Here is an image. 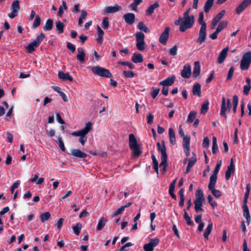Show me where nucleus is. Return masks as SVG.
I'll list each match as a JSON object with an SVG mask.
<instances>
[{"label":"nucleus","instance_id":"22","mask_svg":"<svg viewBox=\"0 0 251 251\" xmlns=\"http://www.w3.org/2000/svg\"><path fill=\"white\" fill-rule=\"evenodd\" d=\"M78 54L76 55L77 59L81 63L85 61V53L82 48L77 49Z\"/></svg>","mask_w":251,"mask_h":251},{"label":"nucleus","instance_id":"46","mask_svg":"<svg viewBox=\"0 0 251 251\" xmlns=\"http://www.w3.org/2000/svg\"><path fill=\"white\" fill-rule=\"evenodd\" d=\"M45 35L42 33L37 36L36 39L33 41L38 46L42 42L43 40L45 38Z\"/></svg>","mask_w":251,"mask_h":251},{"label":"nucleus","instance_id":"42","mask_svg":"<svg viewBox=\"0 0 251 251\" xmlns=\"http://www.w3.org/2000/svg\"><path fill=\"white\" fill-rule=\"evenodd\" d=\"M218 147L217 144V139L215 136L212 138V152L213 154H216L218 151Z\"/></svg>","mask_w":251,"mask_h":251},{"label":"nucleus","instance_id":"43","mask_svg":"<svg viewBox=\"0 0 251 251\" xmlns=\"http://www.w3.org/2000/svg\"><path fill=\"white\" fill-rule=\"evenodd\" d=\"M50 217V214L49 212H46L41 214L40 218L41 222L44 223L48 220Z\"/></svg>","mask_w":251,"mask_h":251},{"label":"nucleus","instance_id":"35","mask_svg":"<svg viewBox=\"0 0 251 251\" xmlns=\"http://www.w3.org/2000/svg\"><path fill=\"white\" fill-rule=\"evenodd\" d=\"M251 189V186L250 184H247L246 186V191L244 195L243 204L246 205L247 204L248 200L250 195V192Z\"/></svg>","mask_w":251,"mask_h":251},{"label":"nucleus","instance_id":"55","mask_svg":"<svg viewBox=\"0 0 251 251\" xmlns=\"http://www.w3.org/2000/svg\"><path fill=\"white\" fill-rule=\"evenodd\" d=\"M119 64L123 66H127L130 69H133L135 68V66L130 62L120 61Z\"/></svg>","mask_w":251,"mask_h":251},{"label":"nucleus","instance_id":"7","mask_svg":"<svg viewBox=\"0 0 251 251\" xmlns=\"http://www.w3.org/2000/svg\"><path fill=\"white\" fill-rule=\"evenodd\" d=\"M136 47L139 50H143L145 49V43L144 41L145 35L141 32L136 33Z\"/></svg>","mask_w":251,"mask_h":251},{"label":"nucleus","instance_id":"64","mask_svg":"<svg viewBox=\"0 0 251 251\" xmlns=\"http://www.w3.org/2000/svg\"><path fill=\"white\" fill-rule=\"evenodd\" d=\"M143 248L145 251H153L154 248L149 242L144 245Z\"/></svg>","mask_w":251,"mask_h":251},{"label":"nucleus","instance_id":"54","mask_svg":"<svg viewBox=\"0 0 251 251\" xmlns=\"http://www.w3.org/2000/svg\"><path fill=\"white\" fill-rule=\"evenodd\" d=\"M208 202L209 204L213 207L215 208L217 206V202L213 200L212 197L209 195L207 197Z\"/></svg>","mask_w":251,"mask_h":251},{"label":"nucleus","instance_id":"34","mask_svg":"<svg viewBox=\"0 0 251 251\" xmlns=\"http://www.w3.org/2000/svg\"><path fill=\"white\" fill-rule=\"evenodd\" d=\"M197 112L195 111H190L188 115L186 120L187 123H192L196 118Z\"/></svg>","mask_w":251,"mask_h":251},{"label":"nucleus","instance_id":"3","mask_svg":"<svg viewBox=\"0 0 251 251\" xmlns=\"http://www.w3.org/2000/svg\"><path fill=\"white\" fill-rule=\"evenodd\" d=\"M196 198L194 201L195 210L196 212H203V209L202 208L203 203L205 201L204 197L201 190L199 189L196 193Z\"/></svg>","mask_w":251,"mask_h":251},{"label":"nucleus","instance_id":"29","mask_svg":"<svg viewBox=\"0 0 251 251\" xmlns=\"http://www.w3.org/2000/svg\"><path fill=\"white\" fill-rule=\"evenodd\" d=\"M68 9L65 0L62 1V4L60 5L58 9V11L57 13V15L60 17H62L63 16L64 12L63 10H67Z\"/></svg>","mask_w":251,"mask_h":251},{"label":"nucleus","instance_id":"38","mask_svg":"<svg viewBox=\"0 0 251 251\" xmlns=\"http://www.w3.org/2000/svg\"><path fill=\"white\" fill-rule=\"evenodd\" d=\"M38 47L34 41L30 43L26 48L27 52L28 53H31L35 50V48Z\"/></svg>","mask_w":251,"mask_h":251},{"label":"nucleus","instance_id":"50","mask_svg":"<svg viewBox=\"0 0 251 251\" xmlns=\"http://www.w3.org/2000/svg\"><path fill=\"white\" fill-rule=\"evenodd\" d=\"M81 227V224L80 223H77L75 226L73 227L74 233L77 235H79Z\"/></svg>","mask_w":251,"mask_h":251},{"label":"nucleus","instance_id":"36","mask_svg":"<svg viewBox=\"0 0 251 251\" xmlns=\"http://www.w3.org/2000/svg\"><path fill=\"white\" fill-rule=\"evenodd\" d=\"M213 226V224L212 223H209L208 225L207 226L206 228V229L205 230V232L203 234L204 238L205 239H208V236L209 234H210Z\"/></svg>","mask_w":251,"mask_h":251},{"label":"nucleus","instance_id":"31","mask_svg":"<svg viewBox=\"0 0 251 251\" xmlns=\"http://www.w3.org/2000/svg\"><path fill=\"white\" fill-rule=\"evenodd\" d=\"M107 221L108 220L106 218L102 217L98 222V225L97 226V229L98 230H101L105 226Z\"/></svg>","mask_w":251,"mask_h":251},{"label":"nucleus","instance_id":"2","mask_svg":"<svg viewBox=\"0 0 251 251\" xmlns=\"http://www.w3.org/2000/svg\"><path fill=\"white\" fill-rule=\"evenodd\" d=\"M198 23L201 26L199 33V37L197 39V42L199 44L202 43L206 37V24L204 21V14L202 12L199 13Z\"/></svg>","mask_w":251,"mask_h":251},{"label":"nucleus","instance_id":"20","mask_svg":"<svg viewBox=\"0 0 251 251\" xmlns=\"http://www.w3.org/2000/svg\"><path fill=\"white\" fill-rule=\"evenodd\" d=\"M175 76H172L161 81L159 82V84L163 86H171L175 81Z\"/></svg>","mask_w":251,"mask_h":251},{"label":"nucleus","instance_id":"14","mask_svg":"<svg viewBox=\"0 0 251 251\" xmlns=\"http://www.w3.org/2000/svg\"><path fill=\"white\" fill-rule=\"evenodd\" d=\"M225 13V11L224 10H222L219 13H218L217 16L213 19L211 25V29H214L219 21L223 18L224 14Z\"/></svg>","mask_w":251,"mask_h":251},{"label":"nucleus","instance_id":"23","mask_svg":"<svg viewBox=\"0 0 251 251\" xmlns=\"http://www.w3.org/2000/svg\"><path fill=\"white\" fill-rule=\"evenodd\" d=\"M201 66L199 61H196L194 63V67L193 71V77L196 78L200 74Z\"/></svg>","mask_w":251,"mask_h":251},{"label":"nucleus","instance_id":"47","mask_svg":"<svg viewBox=\"0 0 251 251\" xmlns=\"http://www.w3.org/2000/svg\"><path fill=\"white\" fill-rule=\"evenodd\" d=\"M209 105V101L208 100H205L201 105V112L202 114L205 113L208 109Z\"/></svg>","mask_w":251,"mask_h":251},{"label":"nucleus","instance_id":"13","mask_svg":"<svg viewBox=\"0 0 251 251\" xmlns=\"http://www.w3.org/2000/svg\"><path fill=\"white\" fill-rule=\"evenodd\" d=\"M122 7L119 6L118 4H115L114 6H109L105 8L103 13L104 14L114 13L122 10Z\"/></svg>","mask_w":251,"mask_h":251},{"label":"nucleus","instance_id":"16","mask_svg":"<svg viewBox=\"0 0 251 251\" xmlns=\"http://www.w3.org/2000/svg\"><path fill=\"white\" fill-rule=\"evenodd\" d=\"M69 154L79 158H85L87 156L86 153L78 149H72Z\"/></svg>","mask_w":251,"mask_h":251},{"label":"nucleus","instance_id":"53","mask_svg":"<svg viewBox=\"0 0 251 251\" xmlns=\"http://www.w3.org/2000/svg\"><path fill=\"white\" fill-rule=\"evenodd\" d=\"M190 137L189 136H185L183 137V148L190 147Z\"/></svg>","mask_w":251,"mask_h":251},{"label":"nucleus","instance_id":"15","mask_svg":"<svg viewBox=\"0 0 251 251\" xmlns=\"http://www.w3.org/2000/svg\"><path fill=\"white\" fill-rule=\"evenodd\" d=\"M125 22L129 25L133 24L135 22V16L132 13H127L123 16Z\"/></svg>","mask_w":251,"mask_h":251},{"label":"nucleus","instance_id":"45","mask_svg":"<svg viewBox=\"0 0 251 251\" xmlns=\"http://www.w3.org/2000/svg\"><path fill=\"white\" fill-rule=\"evenodd\" d=\"M227 25V22L226 21H224L221 22L218 25L216 30L219 32H221L223 29L226 28Z\"/></svg>","mask_w":251,"mask_h":251},{"label":"nucleus","instance_id":"27","mask_svg":"<svg viewBox=\"0 0 251 251\" xmlns=\"http://www.w3.org/2000/svg\"><path fill=\"white\" fill-rule=\"evenodd\" d=\"M131 61L135 63H141L143 61V56L140 53H134L131 58Z\"/></svg>","mask_w":251,"mask_h":251},{"label":"nucleus","instance_id":"30","mask_svg":"<svg viewBox=\"0 0 251 251\" xmlns=\"http://www.w3.org/2000/svg\"><path fill=\"white\" fill-rule=\"evenodd\" d=\"M104 34L103 31L101 29V28L99 26H97V35L98 38L97 39V42L101 44L103 41V36Z\"/></svg>","mask_w":251,"mask_h":251},{"label":"nucleus","instance_id":"61","mask_svg":"<svg viewBox=\"0 0 251 251\" xmlns=\"http://www.w3.org/2000/svg\"><path fill=\"white\" fill-rule=\"evenodd\" d=\"M159 240L156 238L151 239L149 242L150 244L153 247V248L156 247L159 244Z\"/></svg>","mask_w":251,"mask_h":251},{"label":"nucleus","instance_id":"49","mask_svg":"<svg viewBox=\"0 0 251 251\" xmlns=\"http://www.w3.org/2000/svg\"><path fill=\"white\" fill-rule=\"evenodd\" d=\"M242 59H244L249 63H251V51H248L245 53L242 57Z\"/></svg>","mask_w":251,"mask_h":251},{"label":"nucleus","instance_id":"28","mask_svg":"<svg viewBox=\"0 0 251 251\" xmlns=\"http://www.w3.org/2000/svg\"><path fill=\"white\" fill-rule=\"evenodd\" d=\"M192 91L193 95L200 97L201 94V85L199 83H195L193 86Z\"/></svg>","mask_w":251,"mask_h":251},{"label":"nucleus","instance_id":"59","mask_svg":"<svg viewBox=\"0 0 251 251\" xmlns=\"http://www.w3.org/2000/svg\"><path fill=\"white\" fill-rule=\"evenodd\" d=\"M151 89L152 91L151 92V96L153 99H155L158 94L160 89L159 88H155L154 87H152Z\"/></svg>","mask_w":251,"mask_h":251},{"label":"nucleus","instance_id":"33","mask_svg":"<svg viewBox=\"0 0 251 251\" xmlns=\"http://www.w3.org/2000/svg\"><path fill=\"white\" fill-rule=\"evenodd\" d=\"M53 20L49 19L46 22L45 25L43 27L44 30L45 31H50L52 29L53 27Z\"/></svg>","mask_w":251,"mask_h":251},{"label":"nucleus","instance_id":"51","mask_svg":"<svg viewBox=\"0 0 251 251\" xmlns=\"http://www.w3.org/2000/svg\"><path fill=\"white\" fill-rule=\"evenodd\" d=\"M242 208L243 210V215L246 218H249L251 217L249 212V209L247 204L243 205Z\"/></svg>","mask_w":251,"mask_h":251},{"label":"nucleus","instance_id":"19","mask_svg":"<svg viewBox=\"0 0 251 251\" xmlns=\"http://www.w3.org/2000/svg\"><path fill=\"white\" fill-rule=\"evenodd\" d=\"M250 4V3L248 2V0H244L237 7L236 9L237 14H240Z\"/></svg>","mask_w":251,"mask_h":251},{"label":"nucleus","instance_id":"17","mask_svg":"<svg viewBox=\"0 0 251 251\" xmlns=\"http://www.w3.org/2000/svg\"><path fill=\"white\" fill-rule=\"evenodd\" d=\"M235 167L233 164V160L232 158L230 160L229 165L227 167V169L226 172L225 178L226 180H228L231 175V173L234 171Z\"/></svg>","mask_w":251,"mask_h":251},{"label":"nucleus","instance_id":"21","mask_svg":"<svg viewBox=\"0 0 251 251\" xmlns=\"http://www.w3.org/2000/svg\"><path fill=\"white\" fill-rule=\"evenodd\" d=\"M58 76L60 79L63 80H68L70 82H72L73 81V78L68 73H65L62 71H60L58 72Z\"/></svg>","mask_w":251,"mask_h":251},{"label":"nucleus","instance_id":"62","mask_svg":"<svg viewBox=\"0 0 251 251\" xmlns=\"http://www.w3.org/2000/svg\"><path fill=\"white\" fill-rule=\"evenodd\" d=\"M251 89V85H245L244 86L243 94L244 95L247 96L249 95L250 90Z\"/></svg>","mask_w":251,"mask_h":251},{"label":"nucleus","instance_id":"39","mask_svg":"<svg viewBox=\"0 0 251 251\" xmlns=\"http://www.w3.org/2000/svg\"><path fill=\"white\" fill-rule=\"evenodd\" d=\"M250 64V63L242 58L240 62V69L242 70H247L249 68Z\"/></svg>","mask_w":251,"mask_h":251},{"label":"nucleus","instance_id":"6","mask_svg":"<svg viewBox=\"0 0 251 251\" xmlns=\"http://www.w3.org/2000/svg\"><path fill=\"white\" fill-rule=\"evenodd\" d=\"M231 106L230 100L228 99L226 100L225 97H223L222 99L221 110L220 111V115L224 117L225 118H226V112L229 111Z\"/></svg>","mask_w":251,"mask_h":251},{"label":"nucleus","instance_id":"18","mask_svg":"<svg viewBox=\"0 0 251 251\" xmlns=\"http://www.w3.org/2000/svg\"><path fill=\"white\" fill-rule=\"evenodd\" d=\"M228 48L226 47L221 51L217 59V62L218 64H221L224 61L225 58L227 56V52L228 51Z\"/></svg>","mask_w":251,"mask_h":251},{"label":"nucleus","instance_id":"9","mask_svg":"<svg viewBox=\"0 0 251 251\" xmlns=\"http://www.w3.org/2000/svg\"><path fill=\"white\" fill-rule=\"evenodd\" d=\"M92 130V125L91 122H88L86 124L85 126L82 129L74 131L72 133V135H81L82 134L86 135L90 131Z\"/></svg>","mask_w":251,"mask_h":251},{"label":"nucleus","instance_id":"37","mask_svg":"<svg viewBox=\"0 0 251 251\" xmlns=\"http://www.w3.org/2000/svg\"><path fill=\"white\" fill-rule=\"evenodd\" d=\"M137 27L139 30L144 31L145 33H147L149 31L148 26L142 22H140L138 24Z\"/></svg>","mask_w":251,"mask_h":251},{"label":"nucleus","instance_id":"41","mask_svg":"<svg viewBox=\"0 0 251 251\" xmlns=\"http://www.w3.org/2000/svg\"><path fill=\"white\" fill-rule=\"evenodd\" d=\"M214 0H207L204 4V10L205 12L207 13L211 8Z\"/></svg>","mask_w":251,"mask_h":251},{"label":"nucleus","instance_id":"32","mask_svg":"<svg viewBox=\"0 0 251 251\" xmlns=\"http://www.w3.org/2000/svg\"><path fill=\"white\" fill-rule=\"evenodd\" d=\"M56 30L59 34L62 33L64 32V24L60 21L55 22Z\"/></svg>","mask_w":251,"mask_h":251},{"label":"nucleus","instance_id":"1","mask_svg":"<svg viewBox=\"0 0 251 251\" xmlns=\"http://www.w3.org/2000/svg\"><path fill=\"white\" fill-rule=\"evenodd\" d=\"M195 22V17L194 15H191L190 17H182L179 16L178 20H176L174 24L176 25H180L179 30L181 32H185L187 29L193 27Z\"/></svg>","mask_w":251,"mask_h":251},{"label":"nucleus","instance_id":"25","mask_svg":"<svg viewBox=\"0 0 251 251\" xmlns=\"http://www.w3.org/2000/svg\"><path fill=\"white\" fill-rule=\"evenodd\" d=\"M169 137L170 143L173 145H175L176 142V133L171 127L169 129Z\"/></svg>","mask_w":251,"mask_h":251},{"label":"nucleus","instance_id":"40","mask_svg":"<svg viewBox=\"0 0 251 251\" xmlns=\"http://www.w3.org/2000/svg\"><path fill=\"white\" fill-rule=\"evenodd\" d=\"M81 14L79 18L78 22V25L79 26L82 25L83 23V20L85 19L87 15V13L85 10H82L81 11Z\"/></svg>","mask_w":251,"mask_h":251},{"label":"nucleus","instance_id":"4","mask_svg":"<svg viewBox=\"0 0 251 251\" xmlns=\"http://www.w3.org/2000/svg\"><path fill=\"white\" fill-rule=\"evenodd\" d=\"M129 145L130 149L132 150L134 156H138L142 152L137 140L133 134L129 135Z\"/></svg>","mask_w":251,"mask_h":251},{"label":"nucleus","instance_id":"56","mask_svg":"<svg viewBox=\"0 0 251 251\" xmlns=\"http://www.w3.org/2000/svg\"><path fill=\"white\" fill-rule=\"evenodd\" d=\"M58 144L62 151H65V147L63 142V140L62 139V138L60 136L58 137Z\"/></svg>","mask_w":251,"mask_h":251},{"label":"nucleus","instance_id":"10","mask_svg":"<svg viewBox=\"0 0 251 251\" xmlns=\"http://www.w3.org/2000/svg\"><path fill=\"white\" fill-rule=\"evenodd\" d=\"M158 150L161 153V159L162 160V164L167 159V155L166 153V148L165 145L164 141H162L161 144L158 142L156 144Z\"/></svg>","mask_w":251,"mask_h":251},{"label":"nucleus","instance_id":"26","mask_svg":"<svg viewBox=\"0 0 251 251\" xmlns=\"http://www.w3.org/2000/svg\"><path fill=\"white\" fill-rule=\"evenodd\" d=\"M217 176L212 174L210 177V181L208 185V189H211L215 188V184L217 182Z\"/></svg>","mask_w":251,"mask_h":251},{"label":"nucleus","instance_id":"8","mask_svg":"<svg viewBox=\"0 0 251 251\" xmlns=\"http://www.w3.org/2000/svg\"><path fill=\"white\" fill-rule=\"evenodd\" d=\"M20 1L18 0H14L10 6L11 12L8 14L10 19H13L18 15V11L20 10Z\"/></svg>","mask_w":251,"mask_h":251},{"label":"nucleus","instance_id":"60","mask_svg":"<svg viewBox=\"0 0 251 251\" xmlns=\"http://www.w3.org/2000/svg\"><path fill=\"white\" fill-rule=\"evenodd\" d=\"M75 136H79V141L82 144V145H84L85 142L87 141V138L86 135L82 134L81 135H74Z\"/></svg>","mask_w":251,"mask_h":251},{"label":"nucleus","instance_id":"5","mask_svg":"<svg viewBox=\"0 0 251 251\" xmlns=\"http://www.w3.org/2000/svg\"><path fill=\"white\" fill-rule=\"evenodd\" d=\"M91 70L94 74L100 77H110L111 76L109 70L99 66L93 67Z\"/></svg>","mask_w":251,"mask_h":251},{"label":"nucleus","instance_id":"11","mask_svg":"<svg viewBox=\"0 0 251 251\" xmlns=\"http://www.w3.org/2000/svg\"><path fill=\"white\" fill-rule=\"evenodd\" d=\"M191 68L189 64H185L181 72V76L184 78H189L191 75Z\"/></svg>","mask_w":251,"mask_h":251},{"label":"nucleus","instance_id":"57","mask_svg":"<svg viewBox=\"0 0 251 251\" xmlns=\"http://www.w3.org/2000/svg\"><path fill=\"white\" fill-rule=\"evenodd\" d=\"M123 75L126 78H132L134 76L135 74L131 71H123Z\"/></svg>","mask_w":251,"mask_h":251},{"label":"nucleus","instance_id":"48","mask_svg":"<svg viewBox=\"0 0 251 251\" xmlns=\"http://www.w3.org/2000/svg\"><path fill=\"white\" fill-rule=\"evenodd\" d=\"M184 219L189 226H193L194 225L193 222L191 220L188 213L185 210H184Z\"/></svg>","mask_w":251,"mask_h":251},{"label":"nucleus","instance_id":"52","mask_svg":"<svg viewBox=\"0 0 251 251\" xmlns=\"http://www.w3.org/2000/svg\"><path fill=\"white\" fill-rule=\"evenodd\" d=\"M212 195L216 198H219L222 196V192L219 190H216L215 188L209 189Z\"/></svg>","mask_w":251,"mask_h":251},{"label":"nucleus","instance_id":"44","mask_svg":"<svg viewBox=\"0 0 251 251\" xmlns=\"http://www.w3.org/2000/svg\"><path fill=\"white\" fill-rule=\"evenodd\" d=\"M41 19L39 15H36L35 19L32 25V28L35 29L38 27L41 24Z\"/></svg>","mask_w":251,"mask_h":251},{"label":"nucleus","instance_id":"12","mask_svg":"<svg viewBox=\"0 0 251 251\" xmlns=\"http://www.w3.org/2000/svg\"><path fill=\"white\" fill-rule=\"evenodd\" d=\"M170 29V27H166L164 31L160 35L159 38V41L161 44L165 45L167 43V41L169 38Z\"/></svg>","mask_w":251,"mask_h":251},{"label":"nucleus","instance_id":"24","mask_svg":"<svg viewBox=\"0 0 251 251\" xmlns=\"http://www.w3.org/2000/svg\"><path fill=\"white\" fill-rule=\"evenodd\" d=\"M159 6V4L158 2H155L153 4L150 5L148 9L146 11V14L148 16L151 15L155 9L158 8Z\"/></svg>","mask_w":251,"mask_h":251},{"label":"nucleus","instance_id":"63","mask_svg":"<svg viewBox=\"0 0 251 251\" xmlns=\"http://www.w3.org/2000/svg\"><path fill=\"white\" fill-rule=\"evenodd\" d=\"M132 245L133 244L131 242L126 243L125 245H124L120 248V251H126L128 250L127 248L131 247Z\"/></svg>","mask_w":251,"mask_h":251},{"label":"nucleus","instance_id":"58","mask_svg":"<svg viewBox=\"0 0 251 251\" xmlns=\"http://www.w3.org/2000/svg\"><path fill=\"white\" fill-rule=\"evenodd\" d=\"M222 165V161H218L216 166L215 168V169L212 173L213 175H218V172H219L220 167Z\"/></svg>","mask_w":251,"mask_h":251}]
</instances>
